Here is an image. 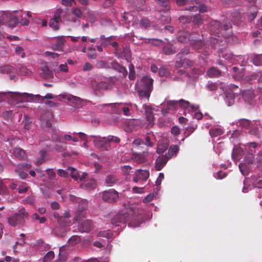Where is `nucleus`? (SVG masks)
I'll use <instances>...</instances> for the list:
<instances>
[{
    "instance_id": "nucleus-52",
    "label": "nucleus",
    "mask_w": 262,
    "mask_h": 262,
    "mask_svg": "<svg viewBox=\"0 0 262 262\" xmlns=\"http://www.w3.org/2000/svg\"><path fill=\"white\" fill-rule=\"evenodd\" d=\"M69 167L66 170L59 169L57 170L58 174L61 177H67L69 176Z\"/></svg>"
},
{
    "instance_id": "nucleus-18",
    "label": "nucleus",
    "mask_w": 262,
    "mask_h": 262,
    "mask_svg": "<svg viewBox=\"0 0 262 262\" xmlns=\"http://www.w3.org/2000/svg\"><path fill=\"white\" fill-rule=\"evenodd\" d=\"M243 98L247 103L253 104L254 102L255 95L253 90H247L243 93Z\"/></svg>"
},
{
    "instance_id": "nucleus-59",
    "label": "nucleus",
    "mask_w": 262,
    "mask_h": 262,
    "mask_svg": "<svg viewBox=\"0 0 262 262\" xmlns=\"http://www.w3.org/2000/svg\"><path fill=\"white\" fill-rule=\"evenodd\" d=\"M167 146L166 145H163L159 144L157 148V152L158 154H163L164 151L167 149Z\"/></svg>"
},
{
    "instance_id": "nucleus-20",
    "label": "nucleus",
    "mask_w": 262,
    "mask_h": 262,
    "mask_svg": "<svg viewBox=\"0 0 262 262\" xmlns=\"http://www.w3.org/2000/svg\"><path fill=\"white\" fill-rule=\"evenodd\" d=\"M62 98L66 99L71 105L74 106H78L81 103L82 100L80 98L72 95H63Z\"/></svg>"
},
{
    "instance_id": "nucleus-49",
    "label": "nucleus",
    "mask_w": 262,
    "mask_h": 262,
    "mask_svg": "<svg viewBox=\"0 0 262 262\" xmlns=\"http://www.w3.org/2000/svg\"><path fill=\"white\" fill-rule=\"evenodd\" d=\"M49 25L55 31L58 30L59 28L58 23L52 18L49 21Z\"/></svg>"
},
{
    "instance_id": "nucleus-30",
    "label": "nucleus",
    "mask_w": 262,
    "mask_h": 262,
    "mask_svg": "<svg viewBox=\"0 0 262 262\" xmlns=\"http://www.w3.org/2000/svg\"><path fill=\"white\" fill-rule=\"evenodd\" d=\"M204 20V16L198 14L192 16L191 21L194 25L199 26L203 23Z\"/></svg>"
},
{
    "instance_id": "nucleus-54",
    "label": "nucleus",
    "mask_w": 262,
    "mask_h": 262,
    "mask_svg": "<svg viewBox=\"0 0 262 262\" xmlns=\"http://www.w3.org/2000/svg\"><path fill=\"white\" fill-rule=\"evenodd\" d=\"M146 42L151 43L156 46H158L162 45V40L158 39L151 38L148 39V41H146Z\"/></svg>"
},
{
    "instance_id": "nucleus-35",
    "label": "nucleus",
    "mask_w": 262,
    "mask_h": 262,
    "mask_svg": "<svg viewBox=\"0 0 262 262\" xmlns=\"http://www.w3.org/2000/svg\"><path fill=\"white\" fill-rule=\"evenodd\" d=\"M251 121L246 119H240L236 122V124L242 128H248L251 124Z\"/></svg>"
},
{
    "instance_id": "nucleus-58",
    "label": "nucleus",
    "mask_w": 262,
    "mask_h": 262,
    "mask_svg": "<svg viewBox=\"0 0 262 262\" xmlns=\"http://www.w3.org/2000/svg\"><path fill=\"white\" fill-rule=\"evenodd\" d=\"M40 158L37 161L38 165L42 164L45 161V158L47 155V152L45 150H41L40 151Z\"/></svg>"
},
{
    "instance_id": "nucleus-23",
    "label": "nucleus",
    "mask_w": 262,
    "mask_h": 262,
    "mask_svg": "<svg viewBox=\"0 0 262 262\" xmlns=\"http://www.w3.org/2000/svg\"><path fill=\"white\" fill-rule=\"evenodd\" d=\"M163 52L167 55L173 54L176 52V48L171 43L168 42L164 45Z\"/></svg>"
},
{
    "instance_id": "nucleus-4",
    "label": "nucleus",
    "mask_w": 262,
    "mask_h": 262,
    "mask_svg": "<svg viewBox=\"0 0 262 262\" xmlns=\"http://www.w3.org/2000/svg\"><path fill=\"white\" fill-rule=\"evenodd\" d=\"M132 150L134 161L139 164L145 162V159L144 157L148 156V151L142 140L140 139L135 140L132 143Z\"/></svg>"
},
{
    "instance_id": "nucleus-45",
    "label": "nucleus",
    "mask_w": 262,
    "mask_h": 262,
    "mask_svg": "<svg viewBox=\"0 0 262 262\" xmlns=\"http://www.w3.org/2000/svg\"><path fill=\"white\" fill-rule=\"evenodd\" d=\"M88 57L91 59H95L97 57V55L96 53V50L94 48L89 47L88 48Z\"/></svg>"
},
{
    "instance_id": "nucleus-32",
    "label": "nucleus",
    "mask_w": 262,
    "mask_h": 262,
    "mask_svg": "<svg viewBox=\"0 0 262 262\" xmlns=\"http://www.w3.org/2000/svg\"><path fill=\"white\" fill-rule=\"evenodd\" d=\"M42 72L40 75L41 77L44 79L51 78L53 77V73L47 67H43L42 68Z\"/></svg>"
},
{
    "instance_id": "nucleus-62",
    "label": "nucleus",
    "mask_w": 262,
    "mask_h": 262,
    "mask_svg": "<svg viewBox=\"0 0 262 262\" xmlns=\"http://www.w3.org/2000/svg\"><path fill=\"white\" fill-rule=\"evenodd\" d=\"M167 104L169 109H174L178 105V101L174 100L168 101L167 102Z\"/></svg>"
},
{
    "instance_id": "nucleus-12",
    "label": "nucleus",
    "mask_w": 262,
    "mask_h": 262,
    "mask_svg": "<svg viewBox=\"0 0 262 262\" xmlns=\"http://www.w3.org/2000/svg\"><path fill=\"white\" fill-rule=\"evenodd\" d=\"M78 222V229L79 231L83 233L90 232L93 229V224L91 220H85L84 221H77Z\"/></svg>"
},
{
    "instance_id": "nucleus-33",
    "label": "nucleus",
    "mask_w": 262,
    "mask_h": 262,
    "mask_svg": "<svg viewBox=\"0 0 262 262\" xmlns=\"http://www.w3.org/2000/svg\"><path fill=\"white\" fill-rule=\"evenodd\" d=\"M225 101L228 106H231L234 103V99L236 96L233 93L228 91L226 94Z\"/></svg>"
},
{
    "instance_id": "nucleus-51",
    "label": "nucleus",
    "mask_w": 262,
    "mask_h": 262,
    "mask_svg": "<svg viewBox=\"0 0 262 262\" xmlns=\"http://www.w3.org/2000/svg\"><path fill=\"white\" fill-rule=\"evenodd\" d=\"M2 71L4 73H14V69L11 66L7 65L2 68Z\"/></svg>"
},
{
    "instance_id": "nucleus-41",
    "label": "nucleus",
    "mask_w": 262,
    "mask_h": 262,
    "mask_svg": "<svg viewBox=\"0 0 262 262\" xmlns=\"http://www.w3.org/2000/svg\"><path fill=\"white\" fill-rule=\"evenodd\" d=\"M20 73L24 75H31L32 72L26 66H20L19 68Z\"/></svg>"
},
{
    "instance_id": "nucleus-57",
    "label": "nucleus",
    "mask_w": 262,
    "mask_h": 262,
    "mask_svg": "<svg viewBox=\"0 0 262 262\" xmlns=\"http://www.w3.org/2000/svg\"><path fill=\"white\" fill-rule=\"evenodd\" d=\"M107 139V141L110 144L111 142H114L115 143H118L120 141V139L119 138L114 136H108L106 137Z\"/></svg>"
},
{
    "instance_id": "nucleus-64",
    "label": "nucleus",
    "mask_w": 262,
    "mask_h": 262,
    "mask_svg": "<svg viewBox=\"0 0 262 262\" xmlns=\"http://www.w3.org/2000/svg\"><path fill=\"white\" fill-rule=\"evenodd\" d=\"M72 13L78 18L81 17L82 15L81 10L78 8L73 9Z\"/></svg>"
},
{
    "instance_id": "nucleus-16",
    "label": "nucleus",
    "mask_w": 262,
    "mask_h": 262,
    "mask_svg": "<svg viewBox=\"0 0 262 262\" xmlns=\"http://www.w3.org/2000/svg\"><path fill=\"white\" fill-rule=\"evenodd\" d=\"M91 85L94 91H102L110 89L111 85L107 82L101 81L97 82L95 80L91 81Z\"/></svg>"
},
{
    "instance_id": "nucleus-3",
    "label": "nucleus",
    "mask_w": 262,
    "mask_h": 262,
    "mask_svg": "<svg viewBox=\"0 0 262 262\" xmlns=\"http://www.w3.org/2000/svg\"><path fill=\"white\" fill-rule=\"evenodd\" d=\"M11 97L15 102L17 103L24 101L42 102L45 99H51L55 98L51 93H48L45 96L42 97L39 95H33L26 93H12Z\"/></svg>"
},
{
    "instance_id": "nucleus-44",
    "label": "nucleus",
    "mask_w": 262,
    "mask_h": 262,
    "mask_svg": "<svg viewBox=\"0 0 262 262\" xmlns=\"http://www.w3.org/2000/svg\"><path fill=\"white\" fill-rule=\"evenodd\" d=\"M129 76L128 77L129 79L132 80H134L136 78V73L134 70V65L131 63L129 66Z\"/></svg>"
},
{
    "instance_id": "nucleus-39",
    "label": "nucleus",
    "mask_w": 262,
    "mask_h": 262,
    "mask_svg": "<svg viewBox=\"0 0 262 262\" xmlns=\"http://www.w3.org/2000/svg\"><path fill=\"white\" fill-rule=\"evenodd\" d=\"M192 17L188 15H181L179 18V21L183 24H188L191 21Z\"/></svg>"
},
{
    "instance_id": "nucleus-56",
    "label": "nucleus",
    "mask_w": 262,
    "mask_h": 262,
    "mask_svg": "<svg viewBox=\"0 0 262 262\" xmlns=\"http://www.w3.org/2000/svg\"><path fill=\"white\" fill-rule=\"evenodd\" d=\"M31 167V165L29 163H19L17 165V168L20 170H27Z\"/></svg>"
},
{
    "instance_id": "nucleus-31",
    "label": "nucleus",
    "mask_w": 262,
    "mask_h": 262,
    "mask_svg": "<svg viewBox=\"0 0 262 262\" xmlns=\"http://www.w3.org/2000/svg\"><path fill=\"white\" fill-rule=\"evenodd\" d=\"M136 176L142 181H146L149 177V173L148 171L138 169L136 172Z\"/></svg>"
},
{
    "instance_id": "nucleus-27",
    "label": "nucleus",
    "mask_w": 262,
    "mask_h": 262,
    "mask_svg": "<svg viewBox=\"0 0 262 262\" xmlns=\"http://www.w3.org/2000/svg\"><path fill=\"white\" fill-rule=\"evenodd\" d=\"M179 150V147L178 145H172L169 147L168 152L165 155L170 159L173 156H176Z\"/></svg>"
},
{
    "instance_id": "nucleus-61",
    "label": "nucleus",
    "mask_w": 262,
    "mask_h": 262,
    "mask_svg": "<svg viewBox=\"0 0 262 262\" xmlns=\"http://www.w3.org/2000/svg\"><path fill=\"white\" fill-rule=\"evenodd\" d=\"M15 53L18 55H21L22 58H24L25 56V53L24 52L23 48L20 46H17L15 48Z\"/></svg>"
},
{
    "instance_id": "nucleus-8",
    "label": "nucleus",
    "mask_w": 262,
    "mask_h": 262,
    "mask_svg": "<svg viewBox=\"0 0 262 262\" xmlns=\"http://www.w3.org/2000/svg\"><path fill=\"white\" fill-rule=\"evenodd\" d=\"M17 23V17L7 11H4L0 16V27L6 25L10 27H14Z\"/></svg>"
},
{
    "instance_id": "nucleus-5",
    "label": "nucleus",
    "mask_w": 262,
    "mask_h": 262,
    "mask_svg": "<svg viewBox=\"0 0 262 262\" xmlns=\"http://www.w3.org/2000/svg\"><path fill=\"white\" fill-rule=\"evenodd\" d=\"M141 88H138L139 97L148 100L153 88V79L149 76H145L141 80Z\"/></svg>"
},
{
    "instance_id": "nucleus-14",
    "label": "nucleus",
    "mask_w": 262,
    "mask_h": 262,
    "mask_svg": "<svg viewBox=\"0 0 262 262\" xmlns=\"http://www.w3.org/2000/svg\"><path fill=\"white\" fill-rule=\"evenodd\" d=\"M176 57L177 60L174 65L176 68L181 67L186 68L192 66V62L189 59L184 58V56H181V54H177Z\"/></svg>"
},
{
    "instance_id": "nucleus-36",
    "label": "nucleus",
    "mask_w": 262,
    "mask_h": 262,
    "mask_svg": "<svg viewBox=\"0 0 262 262\" xmlns=\"http://www.w3.org/2000/svg\"><path fill=\"white\" fill-rule=\"evenodd\" d=\"M210 135L212 137H216L223 134V131L220 128H213L209 130Z\"/></svg>"
},
{
    "instance_id": "nucleus-28",
    "label": "nucleus",
    "mask_w": 262,
    "mask_h": 262,
    "mask_svg": "<svg viewBox=\"0 0 262 262\" xmlns=\"http://www.w3.org/2000/svg\"><path fill=\"white\" fill-rule=\"evenodd\" d=\"M219 56L225 59L230 60L231 62H232V60L234 58V56L226 49L224 51L220 49L219 51Z\"/></svg>"
},
{
    "instance_id": "nucleus-55",
    "label": "nucleus",
    "mask_w": 262,
    "mask_h": 262,
    "mask_svg": "<svg viewBox=\"0 0 262 262\" xmlns=\"http://www.w3.org/2000/svg\"><path fill=\"white\" fill-rule=\"evenodd\" d=\"M140 25L141 27L146 29L149 26V20L147 18H142L140 20Z\"/></svg>"
},
{
    "instance_id": "nucleus-9",
    "label": "nucleus",
    "mask_w": 262,
    "mask_h": 262,
    "mask_svg": "<svg viewBox=\"0 0 262 262\" xmlns=\"http://www.w3.org/2000/svg\"><path fill=\"white\" fill-rule=\"evenodd\" d=\"M88 208V201L86 200H81L79 201L78 206L75 212L74 222L80 221L82 219L85 217V213L83 211Z\"/></svg>"
},
{
    "instance_id": "nucleus-42",
    "label": "nucleus",
    "mask_w": 262,
    "mask_h": 262,
    "mask_svg": "<svg viewBox=\"0 0 262 262\" xmlns=\"http://www.w3.org/2000/svg\"><path fill=\"white\" fill-rule=\"evenodd\" d=\"M80 241V237L78 235L72 236L69 239V243L70 245L73 246L79 243Z\"/></svg>"
},
{
    "instance_id": "nucleus-11",
    "label": "nucleus",
    "mask_w": 262,
    "mask_h": 262,
    "mask_svg": "<svg viewBox=\"0 0 262 262\" xmlns=\"http://www.w3.org/2000/svg\"><path fill=\"white\" fill-rule=\"evenodd\" d=\"M118 193L114 189L105 190L102 193V199L107 203H114L118 199Z\"/></svg>"
},
{
    "instance_id": "nucleus-1",
    "label": "nucleus",
    "mask_w": 262,
    "mask_h": 262,
    "mask_svg": "<svg viewBox=\"0 0 262 262\" xmlns=\"http://www.w3.org/2000/svg\"><path fill=\"white\" fill-rule=\"evenodd\" d=\"M140 215L134 213L133 210H123L118 212L112 219L111 224L114 226L113 228L119 231L125 227V224L127 222H128L129 226H138L140 224Z\"/></svg>"
},
{
    "instance_id": "nucleus-43",
    "label": "nucleus",
    "mask_w": 262,
    "mask_h": 262,
    "mask_svg": "<svg viewBox=\"0 0 262 262\" xmlns=\"http://www.w3.org/2000/svg\"><path fill=\"white\" fill-rule=\"evenodd\" d=\"M54 257V253L52 251L48 252L44 256L43 262H50Z\"/></svg>"
},
{
    "instance_id": "nucleus-46",
    "label": "nucleus",
    "mask_w": 262,
    "mask_h": 262,
    "mask_svg": "<svg viewBox=\"0 0 262 262\" xmlns=\"http://www.w3.org/2000/svg\"><path fill=\"white\" fill-rule=\"evenodd\" d=\"M253 63L255 66L262 64V54L256 55L253 59Z\"/></svg>"
},
{
    "instance_id": "nucleus-24",
    "label": "nucleus",
    "mask_w": 262,
    "mask_h": 262,
    "mask_svg": "<svg viewBox=\"0 0 262 262\" xmlns=\"http://www.w3.org/2000/svg\"><path fill=\"white\" fill-rule=\"evenodd\" d=\"M190 33L186 31L179 32L178 34V40L181 42H187L189 40Z\"/></svg>"
},
{
    "instance_id": "nucleus-29",
    "label": "nucleus",
    "mask_w": 262,
    "mask_h": 262,
    "mask_svg": "<svg viewBox=\"0 0 262 262\" xmlns=\"http://www.w3.org/2000/svg\"><path fill=\"white\" fill-rule=\"evenodd\" d=\"M207 75L210 78L217 77L221 75V71L217 68H210L207 72Z\"/></svg>"
},
{
    "instance_id": "nucleus-2",
    "label": "nucleus",
    "mask_w": 262,
    "mask_h": 262,
    "mask_svg": "<svg viewBox=\"0 0 262 262\" xmlns=\"http://www.w3.org/2000/svg\"><path fill=\"white\" fill-rule=\"evenodd\" d=\"M209 28L212 34H214L215 36H217L221 33L224 38L231 37L234 41L237 40V37L233 36L231 24L227 20H224L221 24L216 20L211 21Z\"/></svg>"
},
{
    "instance_id": "nucleus-10",
    "label": "nucleus",
    "mask_w": 262,
    "mask_h": 262,
    "mask_svg": "<svg viewBox=\"0 0 262 262\" xmlns=\"http://www.w3.org/2000/svg\"><path fill=\"white\" fill-rule=\"evenodd\" d=\"M189 36L191 45L195 49H200L203 45V35L200 34L198 32H192L190 33Z\"/></svg>"
},
{
    "instance_id": "nucleus-7",
    "label": "nucleus",
    "mask_w": 262,
    "mask_h": 262,
    "mask_svg": "<svg viewBox=\"0 0 262 262\" xmlns=\"http://www.w3.org/2000/svg\"><path fill=\"white\" fill-rule=\"evenodd\" d=\"M133 103H125L124 105L123 103H107V104H103L102 105H100V106H110L112 108L115 110V113L116 114H120V111L121 110L123 113V115L126 116H130V111L133 106Z\"/></svg>"
},
{
    "instance_id": "nucleus-26",
    "label": "nucleus",
    "mask_w": 262,
    "mask_h": 262,
    "mask_svg": "<svg viewBox=\"0 0 262 262\" xmlns=\"http://www.w3.org/2000/svg\"><path fill=\"white\" fill-rule=\"evenodd\" d=\"M96 186V181L93 179L87 180L80 185L81 187L86 189H93Z\"/></svg>"
},
{
    "instance_id": "nucleus-53",
    "label": "nucleus",
    "mask_w": 262,
    "mask_h": 262,
    "mask_svg": "<svg viewBox=\"0 0 262 262\" xmlns=\"http://www.w3.org/2000/svg\"><path fill=\"white\" fill-rule=\"evenodd\" d=\"M184 108H187L190 106V103L188 101H186L184 99H180L179 101H178V104Z\"/></svg>"
},
{
    "instance_id": "nucleus-47",
    "label": "nucleus",
    "mask_w": 262,
    "mask_h": 262,
    "mask_svg": "<svg viewBox=\"0 0 262 262\" xmlns=\"http://www.w3.org/2000/svg\"><path fill=\"white\" fill-rule=\"evenodd\" d=\"M63 12V11L60 9L57 10L54 14V17L52 18L54 20H56L58 23L61 21V14Z\"/></svg>"
},
{
    "instance_id": "nucleus-6",
    "label": "nucleus",
    "mask_w": 262,
    "mask_h": 262,
    "mask_svg": "<svg viewBox=\"0 0 262 262\" xmlns=\"http://www.w3.org/2000/svg\"><path fill=\"white\" fill-rule=\"evenodd\" d=\"M29 214L26 211L24 208H21L18 213H15L10 216L8 221L9 224L13 226H22L25 223V220L28 217Z\"/></svg>"
},
{
    "instance_id": "nucleus-17",
    "label": "nucleus",
    "mask_w": 262,
    "mask_h": 262,
    "mask_svg": "<svg viewBox=\"0 0 262 262\" xmlns=\"http://www.w3.org/2000/svg\"><path fill=\"white\" fill-rule=\"evenodd\" d=\"M169 158L165 155L159 156L156 159L155 162V168L157 170H161L166 165Z\"/></svg>"
},
{
    "instance_id": "nucleus-13",
    "label": "nucleus",
    "mask_w": 262,
    "mask_h": 262,
    "mask_svg": "<svg viewBox=\"0 0 262 262\" xmlns=\"http://www.w3.org/2000/svg\"><path fill=\"white\" fill-rule=\"evenodd\" d=\"M95 145L102 150H108L111 149V144L107 141V138L98 137L94 140Z\"/></svg>"
},
{
    "instance_id": "nucleus-60",
    "label": "nucleus",
    "mask_w": 262,
    "mask_h": 262,
    "mask_svg": "<svg viewBox=\"0 0 262 262\" xmlns=\"http://www.w3.org/2000/svg\"><path fill=\"white\" fill-rule=\"evenodd\" d=\"M3 117L6 120H10L12 116V111H5L3 113Z\"/></svg>"
},
{
    "instance_id": "nucleus-15",
    "label": "nucleus",
    "mask_w": 262,
    "mask_h": 262,
    "mask_svg": "<svg viewBox=\"0 0 262 262\" xmlns=\"http://www.w3.org/2000/svg\"><path fill=\"white\" fill-rule=\"evenodd\" d=\"M143 108L145 111L146 120L148 123V126L152 127L154 124L155 120L152 108L146 104L143 105Z\"/></svg>"
},
{
    "instance_id": "nucleus-48",
    "label": "nucleus",
    "mask_w": 262,
    "mask_h": 262,
    "mask_svg": "<svg viewBox=\"0 0 262 262\" xmlns=\"http://www.w3.org/2000/svg\"><path fill=\"white\" fill-rule=\"evenodd\" d=\"M96 65L98 69H109L110 68L107 63L102 60L97 61Z\"/></svg>"
},
{
    "instance_id": "nucleus-25",
    "label": "nucleus",
    "mask_w": 262,
    "mask_h": 262,
    "mask_svg": "<svg viewBox=\"0 0 262 262\" xmlns=\"http://www.w3.org/2000/svg\"><path fill=\"white\" fill-rule=\"evenodd\" d=\"M13 154L20 160H25L26 154L25 151L20 147H15L13 149Z\"/></svg>"
},
{
    "instance_id": "nucleus-38",
    "label": "nucleus",
    "mask_w": 262,
    "mask_h": 262,
    "mask_svg": "<svg viewBox=\"0 0 262 262\" xmlns=\"http://www.w3.org/2000/svg\"><path fill=\"white\" fill-rule=\"evenodd\" d=\"M97 236L110 239L112 237V232L110 230L100 231L98 233Z\"/></svg>"
},
{
    "instance_id": "nucleus-40",
    "label": "nucleus",
    "mask_w": 262,
    "mask_h": 262,
    "mask_svg": "<svg viewBox=\"0 0 262 262\" xmlns=\"http://www.w3.org/2000/svg\"><path fill=\"white\" fill-rule=\"evenodd\" d=\"M228 91H230L231 93H233L236 96H238L242 93L241 89H239L237 86L234 84L230 86Z\"/></svg>"
},
{
    "instance_id": "nucleus-22",
    "label": "nucleus",
    "mask_w": 262,
    "mask_h": 262,
    "mask_svg": "<svg viewBox=\"0 0 262 262\" xmlns=\"http://www.w3.org/2000/svg\"><path fill=\"white\" fill-rule=\"evenodd\" d=\"M111 67L115 70L122 74L124 77H126L128 74L127 71L125 67L120 65L116 61L111 63Z\"/></svg>"
},
{
    "instance_id": "nucleus-21",
    "label": "nucleus",
    "mask_w": 262,
    "mask_h": 262,
    "mask_svg": "<svg viewBox=\"0 0 262 262\" xmlns=\"http://www.w3.org/2000/svg\"><path fill=\"white\" fill-rule=\"evenodd\" d=\"M66 41V40L64 37H58L56 43L52 46V49L54 50L62 51L63 46L65 43Z\"/></svg>"
},
{
    "instance_id": "nucleus-34",
    "label": "nucleus",
    "mask_w": 262,
    "mask_h": 262,
    "mask_svg": "<svg viewBox=\"0 0 262 262\" xmlns=\"http://www.w3.org/2000/svg\"><path fill=\"white\" fill-rule=\"evenodd\" d=\"M69 176H70L74 180L78 181L79 180L80 174L79 171L76 169L69 167Z\"/></svg>"
},
{
    "instance_id": "nucleus-19",
    "label": "nucleus",
    "mask_w": 262,
    "mask_h": 262,
    "mask_svg": "<svg viewBox=\"0 0 262 262\" xmlns=\"http://www.w3.org/2000/svg\"><path fill=\"white\" fill-rule=\"evenodd\" d=\"M52 114L50 112H46L40 117V121L41 122V126L43 127L51 126V119Z\"/></svg>"
},
{
    "instance_id": "nucleus-50",
    "label": "nucleus",
    "mask_w": 262,
    "mask_h": 262,
    "mask_svg": "<svg viewBox=\"0 0 262 262\" xmlns=\"http://www.w3.org/2000/svg\"><path fill=\"white\" fill-rule=\"evenodd\" d=\"M158 5L164 8H167L170 5L169 0H156Z\"/></svg>"
},
{
    "instance_id": "nucleus-37",
    "label": "nucleus",
    "mask_w": 262,
    "mask_h": 262,
    "mask_svg": "<svg viewBox=\"0 0 262 262\" xmlns=\"http://www.w3.org/2000/svg\"><path fill=\"white\" fill-rule=\"evenodd\" d=\"M117 180V179L116 176L114 175H110L106 177L105 182L107 186H111L116 183Z\"/></svg>"
},
{
    "instance_id": "nucleus-63",
    "label": "nucleus",
    "mask_w": 262,
    "mask_h": 262,
    "mask_svg": "<svg viewBox=\"0 0 262 262\" xmlns=\"http://www.w3.org/2000/svg\"><path fill=\"white\" fill-rule=\"evenodd\" d=\"M57 221L59 225L63 226L68 225L70 223L69 221H67L62 216H60Z\"/></svg>"
}]
</instances>
